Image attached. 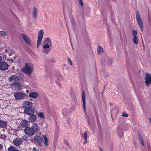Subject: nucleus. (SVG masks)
Returning <instances> with one entry per match:
<instances>
[{
    "instance_id": "f257e3e1",
    "label": "nucleus",
    "mask_w": 151,
    "mask_h": 151,
    "mask_svg": "<svg viewBox=\"0 0 151 151\" xmlns=\"http://www.w3.org/2000/svg\"><path fill=\"white\" fill-rule=\"evenodd\" d=\"M43 44L42 47V52L45 54H47L51 51L52 45L51 40L49 38H47L43 41Z\"/></svg>"
},
{
    "instance_id": "20e7f679",
    "label": "nucleus",
    "mask_w": 151,
    "mask_h": 151,
    "mask_svg": "<svg viewBox=\"0 0 151 151\" xmlns=\"http://www.w3.org/2000/svg\"><path fill=\"white\" fill-rule=\"evenodd\" d=\"M44 35L43 31L41 30L39 32L38 35V39L37 42V47H39L42 40Z\"/></svg>"
},
{
    "instance_id": "4be33fe9",
    "label": "nucleus",
    "mask_w": 151,
    "mask_h": 151,
    "mask_svg": "<svg viewBox=\"0 0 151 151\" xmlns=\"http://www.w3.org/2000/svg\"><path fill=\"white\" fill-rule=\"evenodd\" d=\"M8 150V151H20L17 147L14 146L9 147Z\"/></svg>"
},
{
    "instance_id": "423d86ee",
    "label": "nucleus",
    "mask_w": 151,
    "mask_h": 151,
    "mask_svg": "<svg viewBox=\"0 0 151 151\" xmlns=\"http://www.w3.org/2000/svg\"><path fill=\"white\" fill-rule=\"evenodd\" d=\"M145 80L146 85L148 87L151 83V74L146 73L145 74Z\"/></svg>"
},
{
    "instance_id": "603ef678",
    "label": "nucleus",
    "mask_w": 151,
    "mask_h": 151,
    "mask_svg": "<svg viewBox=\"0 0 151 151\" xmlns=\"http://www.w3.org/2000/svg\"><path fill=\"white\" fill-rule=\"evenodd\" d=\"M14 59H15V57H14Z\"/></svg>"
},
{
    "instance_id": "0eeeda50",
    "label": "nucleus",
    "mask_w": 151,
    "mask_h": 151,
    "mask_svg": "<svg viewBox=\"0 0 151 151\" xmlns=\"http://www.w3.org/2000/svg\"><path fill=\"white\" fill-rule=\"evenodd\" d=\"M25 133L30 136H32L34 134L35 132L32 127H26L24 129Z\"/></svg>"
},
{
    "instance_id": "e433bc0d",
    "label": "nucleus",
    "mask_w": 151,
    "mask_h": 151,
    "mask_svg": "<svg viewBox=\"0 0 151 151\" xmlns=\"http://www.w3.org/2000/svg\"><path fill=\"white\" fill-rule=\"evenodd\" d=\"M122 115L124 117H127L128 116V115L126 113L123 112L122 113Z\"/></svg>"
},
{
    "instance_id": "de8ad7c7",
    "label": "nucleus",
    "mask_w": 151,
    "mask_h": 151,
    "mask_svg": "<svg viewBox=\"0 0 151 151\" xmlns=\"http://www.w3.org/2000/svg\"><path fill=\"white\" fill-rule=\"evenodd\" d=\"M149 120L150 121V122L151 124V118H149Z\"/></svg>"
},
{
    "instance_id": "7ed1b4c3",
    "label": "nucleus",
    "mask_w": 151,
    "mask_h": 151,
    "mask_svg": "<svg viewBox=\"0 0 151 151\" xmlns=\"http://www.w3.org/2000/svg\"><path fill=\"white\" fill-rule=\"evenodd\" d=\"M136 19L140 30L142 31L143 30L142 21L138 11H137L136 12Z\"/></svg>"
},
{
    "instance_id": "6ab92c4d",
    "label": "nucleus",
    "mask_w": 151,
    "mask_h": 151,
    "mask_svg": "<svg viewBox=\"0 0 151 151\" xmlns=\"http://www.w3.org/2000/svg\"><path fill=\"white\" fill-rule=\"evenodd\" d=\"M85 93L84 91H82V100L83 102V106L84 111L86 110V105H85Z\"/></svg>"
},
{
    "instance_id": "9b49d317",
    "label": "nucleus",
    "mask_w": 151,
    "mask_h": 151,
    "mask_svg": "<svg viewBox=\"0 0 151 151\" xmlns=\"http://www.w3.org/2000/svg\"><path fill=\"white\" fill-rule=\"evenodd\" d=\"M10 86L16 90H19L21 88V86L18 82H16L10 84Z\"/></svg>"
},
{
    "instance_id": "1a4fd4ad",
    "label": "nucleus",
    "mask_w": 151,
    "mask_h": 151,
    "mask_svg": "<svg viewBox=\"0 0 151 151\" xmlns=\"http://www.w3.org/2000/svg\"><path fill=\"white\" fill-rule=\"evenodd\" d=\"M24 113L26 114L30 115L34 114L35 110L32 107L25 108L24 109Z\"/></svg>"
},
{
    "instance_id": "72a5a7b5",
    "label": "nucleus",
    "mask_w": 151,
    "mask_h": 151,
    "mask_svg": "<svg viewBox=\"0 0 151 151\" xmlns=\"http://www.w3.org/2000/svg\"><path fill=\"white\" fill-rule=\"evenodd\" d=\"M88 136V133L86 132H85L83 134V139H87Z\"/></svg>"
},
{
    "instance_id": "a878e982",
    "label": "nucleus",
    "mask_w": 151,
    "mask_h": 151,
    "mask_svg": "<svg viewBox=\"0 0 151 151\" xmlns=\"http://www.w3.org/2000/svg\"><path fill=\"white\" fill-rule=\"evenodd\" d=\"M118 112V108L117 107L113 109L111 111V114L112 115L116 114Z\"/></svg>"
},
{
    "instance_id": "9d476101",
    "label": "nucleus",
    "mask_w": 151,
    "mask_h": 151,
    "mask_svg": "<svg viewBox=\"0 0 151 151\" xmlns=\"http://www.w3.org/2000/svg\"><path fill=\"white\" fill-rule=\"evenodd\" d=\"M22 139L19 137H17L14 139L13 141V143L16 146H19L22 143Z\"/></svg>"
},
{
    "instance_id": "4c0bfd02",
    "label": "nucleus",
    "mask_w": 151,
    "mask_h": 151,
    "mask_svg": "<svg viewBox=\"0 0 151 151\" xmlns=\"http://www.w3.org/2000/svg\"><path fill=\"white\" fill-rule=\"evenodd\" d=\"M68 60L69 63L70 64V65H72V63L71 60L69 58H68Z\"/></svg>"
},
{
    "instance_id": "3c124183",
    "label": "nucleus",
    "mask_w": 151,
    "mask_h": 151,
    "mask_svg": "<svg viewBox=\"0 0 151 151\" xmlns=\"http://www.w3.org/2000/svg\"><path fill=\"white\" fill-rule=\"evenodd\" d=\"M136 142H134V145L136 146Z\"/></svg>"
},
{
    "instance_id": "c03bdc74",
    "label": "nucleus",
    "mask_w": 151,
    "mask_h": 151,
    "mask_svg": "<svg viewBox=\"0 0 151 151\" xmlns=\"http://www.w3.org/2000/svg\"><path fill=\"white\" fill-rule=\"evenodd\" d=\"M85 141L83 143L84 144H86L87 143V139H84Z\"/></svg>"
},
{
    "instance_id": "5701e85b",
    "label": "nucleus",
    "mask_w": 151,
    "mask_h": 151,
    "mask_svg": "<svg viewBox=\"0 0 151 151\" xmlns=\"http://www.w3.org/2000/svg\"><path fill=\"white\" fill-rule=\"evenodd\" d=\"M0 126L3 128L6 127L7 126V122L2 120L0 121Z\"/></svg>"
},
{
    "instance_id": "4468645a",
    "label": "nucleus",
    "mask_w": 151,
    "mask_h": 151,
    "mask_svg": "<svg viewBox=\"0 0 151 151\" xmlns=\"http://www.w3.org/2000/svg\"><path fill=\"white\" fill-rule=\"evenodd\" d=\"M29 115L28 118L29 123L35 122L37 121V116L36 115L34 114Z\"/></svg>"
},
{
    "instance_id": "ea45409f",
    "label": "nucleus",
    "mask_w": 151,
    "mask_h": 151,
    "mask_svg": "<svg viewBox=\"0 0 151 151\" xmlns=\"http://www.w3.org/2000/svg\"><path fill=\"white\" fill-rule=\"evenodd\" d=\"M3 146L1 144H0V151L1 150H2L3 149Z\"/></svg>"
},
{
    "instance_id": "37998d69",
    "label": "nucleus",
    "mask_w": 151,
    "mask_h": 151,
    "mask_svg": "<svg viewBox=\"0 0 151 151\" xmlns=\"http://www.w3.org/2000/svg\"><path fill=\"white\" fill-rule=\"evenodd\" d=\"M62 78V76L61 75H60V78H58V79L59 81H60Z\"/></svg>"
},
{
    "instance_id": "a19ab883",
    "label": "nucleus",
    "mask_w": 151,
    "mask_h": 151,
    "mask_svg": "<svg viewBox=\"0 0 151 151\" xmlns=\"http://www.w3.org/2000/svg\"><path fill=\"white\" fill-rule=\"evenodd\" d=\"M33 150L34 151H39V150H38L37 148H36L35 147H34L33 149Z\"/></svg>"
},
{
    "instance_id": "aec40b11",
    "label": "nucleus",
    "mask_w": 151,
    "mask_h": 151,
    "mask_svg": "<svg viewBox=\"0 0 151 151\" xmlns=\"http://www.w3.org/2000/svg\"><path fill=\"white\" fill-rule=\"evenodd\" d=\"M29 96L30 98L35 99L38 96V94L37 92H33L29 93Z\"/></svg>"
},
{
    "instance_id": "bb28decb",
    "label": "nucleus",
    "mask_w": 151,
    "mask_h": 151,
    "mask_svg": "<svg viewBox=\"0 0 151 151\" xmlns=\"http://www.w3.org/2000/svg\"><path fill=\"white\" fill-rule=\"evenodd\" d=\"M103 49L102 47L99 46L98 48V54L100 55L103 52Z\"/></svg>"
},
{
    "instance_id": "f3484780",
    "label": "nucleus",
    "mask_w": 151,
    "mask_h": 151,
    "mask_svg": "<svg viewBox=\"0 0 151 151\" xmlns=\"http://www.w3.org/2000/svg\"><path fill=\"white\" fill-rule=\"evenodd\" d=\"M21 35L23 37L25 43L28 45H30V41L28 37L23 33H21Z\"/></svg>"
},
{
    "instance_id": "473e14b6",
    "label": "nucleus",
    "mask_w": 151,
    "mask_h": 151,
    "mask_svg": "<svg viewBox=\"0 0 151 151\" xmlns=\"http://www.w3.org/2000/svg\"><path fill=\"white\" fill-rule=\"evenodd\" d=\"M7 137V136L5 134H1L0 135V138L5 140Z\"/></svg>"
},
{
    "instance_id": "dca6fc26",
    "label": "nucleus",
    "mask_w": 151,
    "mask_h": 151,
    "mask_svg": "<svg viewBox=\"0 0 151 151\" xmlns=\"http://www.w3.org/2000/svg\"><path fill=\"white\" fill-rule=\"evenodd\" d=\"M34 132L37 133L39 132L40 130V127L39 126L37 123H34L33 124L32 127Z\"/></svg>"
},
{
    "instance_id": "2eb2a0df",
    "label": "nucleus",
    "mask_w": 151,
    "mask_h": 151,
    "mask_svg": "<svg viewBox=\"0 0 151 151\" xmlns=\"http://www.w3.org/2000/svg\"><path fill=\"white\" fill-rule=\"evenodd\" d=\"M18 77L16 75H11L9 78V80L10 81L16 82L19 81Z\"/></svg>"
},
{
    "instance_id": "8fccbe9b",
    "label": "nucleus",
    "mask_w": 151,
    "mask_h": 151,
    "mask_svg": "<svg viewBox=\"0 0 151 151\" xmlns=\"http://www.w3.org/2000/svg\"><path fill=\"white\" fill-rule=\"evenodd\" d=\"M5 51L6 52H7L8 51V50L7 49H5Z\"/></svg>"
},
{
    "instance_id": "c9c22d12",
    "label": "nucleus",
    "mask_w": 151,
    "mask_h": 151,
    "mask_svg": "<svg viewBox=\"0 0 151 151\" xmlns=\"http://www.w3.org/2000/svg\"><path fill=\"white\" fill-rule=\"evenodd\" d=\"M112 62V59H109L108 60V63L109 65H110L111 64Z\"/></svg>"
},
{
    "instance_id": "f704fd0d",
    "label": "nucleus",
    "mask_w": 151,
    "mask_h": 151,
    "mask_svg": "<svg viewBox=\"0 0 151 151\" xmlns=\"http://www.w3.org/2000/svg\"><path fill=\"white\" fill-rule=\"evenodd\" d=\"M0 35L2 36H4L6 35L5 32L3 31H1L0 32Z\"/></svg>"
},
{
    "instance_id": "7c9ffc66",
    "label": "nucleus",
    "mask_w": 151,
    "mask_h": 151,
    "mask_svg": "<svg viewBox=\"0 0 151 151\" xmlns=\"http://www.w3.org/2000/svg\"><path fill=\"white\" fill-rule=\"evenodd\" d=\"M22 139L24 141H27L28 140L27 136L26 135H24L22 137Z\"/></svg>"
},
{
    "instance_id": "2f4dec72",
    "label": "nucleus",
    "mask_w": 151,
    "mask_h": 151,
    "mask_svg": "<svg viewBox=\"0 0 151 151\" xmlns=\"http://www.w3.org/2000/svg\"><path fill=\"white\" fill-rule=\"evenodd\" d=\"M68 111L66 109H64L62 110V113L63 115L65 116L67 112Z\"/></svg>"
},
{
    "instance_id": "6e6552de",
    "label": "nucleus",
    "mask_w": 151,
    "mask_h": 151,
    "mask_svg": "<svg viewBox=\"0 0 151 151\" xmlns=\"http://www.w3.org/2000/svg\"><path fill=\"white\" fill-rule=\"evenodd\" d=\"M23 107L25 109V108L30 107H33V104L32 102L28 101H25L23 102Z\"/></svg>"
},
{
    "instance_id": "49530a36",
    "label": "nucleus",
    "mask_w": 151,
    "mask_h": 151,
    "mask_svg": "<svg viewBox=\"0 0 151 151\" xmlns=\"http://www.w3.org/2000/svg\"><path fill=\"white\" fill-rule=\"evenodd\" d=\"M2 60V57L0 56V62Z\"/></svg>"
},
{
    "instance_id": "09e8293b",
    "label": "nucleus",
    "mask_w": 151,
    "mask_h": 151,
    "mask_svg": "<svg viewBox=\"0 0 151 151\" xmlns=\"http://www.w3.org/2000/svg\"><path fill=\"white\" fill-rule=\"evenodd\" d=\"M11 61H12V62H13V61H14V60H13V59H11Z\"/></svg>"
},
{
    "instance_id": "a18cd8bd",
    "label": "nucleus",
    "mask_w": 151,
    "mask_h": 151,
    "mask_svg": "<svg viewBox=\"0 0 151 151\" xmlns=\"http://www.w3.org/2000/svg\"><path fill=\"white\" fill-rule=\"evenodd\" d=\"M99 149L100 151H103L102 149L100 147H99Z\"/></svg>"
},
{
    "instance_id": "412c9836",
    "label": "nucleus",
    "mask_w": 151,
    "mask_h": 151,
    "mask_svg": "<svg viewBox=\"0 0 151 151\" xmlns=\"http://www.w3.org/2000/svg\"><path fill=\"white\" fill-rule=\"evenodd\" d=\"M38 12V10L35 7L33 8L32 14L33 16L34 19H35L37 17V14Z\"/></svg>"
},
{
    "instance_id": "c756f323",
    "label": "nucleus",
    "mask_w": 151,
    "mask_h": 151,
    "mask_svg": "<svg viewBox=\"0 0 151 151\" xmlns=\"http://www.w3.org/2000/svg\"><path fill=\"white\" fill-rule=\"evenodd\" d=\"M137 31L133 30L132 31V36L134 37H137Z\"/></svg>"
},
{
    "instance_id": "c85d7f7f",
    "label": "nucleus",
    "mask_w": 151,
    "mask_h": 151,
    "mask_svg": "<svg viewBox=\"0 0 151 151\" xmlns=\"http://www.w3.org/2000/svg\"><path fill=\"white\" fill-rule=\"evenodd\" d=\"M133 42L134 44H138V42L137 39V37H134L133 39Z\"/></svg>"
},
{
    "instance_id": "a211bd4d",
    "label": "nucleus",
    "mask_w": 151,
    "mask_h": 151,
    "mask_svg": "<svg viewBox=\"0 0 151 151\" xmlns=\"http://www.w3.org/2000/svg\"><path fill=\"white\" fill-rule=\"evenodd\" d=\"M21 126L23 127H26L29 126L30 125V123L29 121L23 120L21 122Z\"/></svg>"
},
{
    "instance_id": "39448f33",
    "label": "nucleus",
    "mask_w": 151,
    "mask_h": 151,
    "mask_svg": "<svg viewBox=\"0 0 151 151\" xmlns=\"http://www.w3.org/2000/svg\"><path fill=\"white\" fill-rule=\"evenodd\" d=\"M14 96L16 99L21 100L23 99L26 96L25 93L22 92H17L14 93Z\"/></svg>"
},
{
    "instance_id": "cd10ccee",
    "label": "nucleus",
    "mask_w": 151,
    "mask_h": 151,
    "mask_svg": "<svg viewBox=\"0 0 151 151\" xmlns=\"http://www.w3.org/2000/svg\"><path fill=\"white\" fill-rule=\"evenodd\" d=\"M37 115L40 117L44 119L45 118V116L43 113L38 112L37 113Z\"/></svg>"
},
{
    "instance_id": "f03ea898",
    "label": "nucleus",
    "mask_w": 151,
    "mask_h": 151,
    "mask_svg": "<svg viewBox=\"0 0 151 151\" xmlns=\"http://www.w3.org/2000/svg\"><path fill=\"white\" fill-rule=\"evenodd\" d=\"M34 66L33 64L25 63L24 67L21 69V71L27 75H30L33 70Z\"/></svg>"
},
{
    "instance_id": "58836bf2",
    "label": "nucleus",
    "mask_w": 151,
    "mask_h": 151,
    "mask_svg": "<svg viewBox=\"0 0 151 151\" xmlns=\"http://www.w3.org/2000/svg\"><path fill=\"white\" fill-rule=\"evenodd\" d=\"M78 1L79 2V3L80 5L81 6H83V1H82V0H78Z\"/></svg>"
},
{
    "instance_id": "393cba45",
    "label": "nucleus",
    "mask_w": 151,
    "mask_h": 151,
    "mask_svg": "<svg viewBox=\"0 0 151 151\" xmlns=\"http://www.w3.org/2000/svg\"><path fill=\"white\" fill-rule=\"evenodd\" d=\"M138 138L139 141L140 142L142 145L143 146H145V145L143 139V138L142 136L140 134H139Z\"/></svg>"
},
{
    "instance_id": "f8f14e48",
    "label": "nucleus",
    "mask_w": 151,
    "mask_h": 151,
    "mask_svg": "<svg viewBox=\"0 0 151 151\" xmlns=\"http://www.w3.org/2000/svg\"><path fill=\"white\" fill-rule=\"evenodd\" d=\"M8 65L5 62L0 63V70H4L8 69Z\"/></svg>"
},
{
    "instance_id": "b1692460",
    "label": "nucleus",
    "mask_w": 151,
    "mask_h": 151,
    "mask_svg": "<svg viewBox=\"0 0 151 151\" xmlns=\"http://www.w3.org/2000/svg\"><path fill=\"white\" fill-rule=\"evenodd\" d=\"M44 139V144L47 146H48L49 144V142L47 137L45 135H44L43 136Z\"/></svg>"
},
{
    "instance_id": "5fc2aeb1",
    "label": "nucleus",
    "mask_w": 151,
    "mask_h": 151,
    "mask_svg": "<svg viewBox=\"0 0 151 151\" xmlns=\"http://www.w3.org/2000/svg\"><path fill=\"white\" fill-rule=\"evenodd\" d=\"M28 90H27V91L28 92Z\"/></svg>"
},
{
    "instance_id": "864d4df0",
    "label": "nucleus",
    "mask_w": 151,
    "mask_h": 151,
    "mask_svg": "<svg viewBox=\"0 0 151 151\" xmlns=\"http://www.w3.org/2000/svg\"><path fill=\"white\" fill-rule=\"evenodd\" d=\"M28 90H27V91L28 92Z\"/></svg>"
},
{
    "instance_id": "ddd939ff",
    "label": "nucleus",
    "mask_w": 151,
    "mask_h": 151,
    "mask_svg": "<svg viewBox=\"0 0 151 151\" xmlns=\"http://www.w3.org/2000/svg\"><path fill=\"white\" fill-rule=\"evenodd\" d=\"M35 141L37 143L39 146H42V140L41 137L40 136H37L34 139Z\"/></svg>"
},
{
    "instance_id": "79ce46f5",
    "label": "nucleus",
    "mask_w": 151,
    "mask_h": 151,
    "mask_svg": "<svg viewBox=\"0 0 151 151\" xmlns=\"http://www.w3.org/2000/svg\"><path fill=\"white\" fill-rule=\"evenodd\" d=\"M71 22L73 24H75L74 21V20L72 19L71 20Z\"/></svg>"
},
{
    "instance_id": "6e6d98bb",
    "label": "nucleus",
    "mask_w": 151,
    "mask_h": 151,
    "mask_svg": "<svg viewBox=\"0 0 151 151\" xmlns=\"http://www.w3.org/2000/svg\"><path fill=\"white\" fill-rule=\"evenodd\" d=\"M1 1V0H0V1Z\"/></svg>"
}]
</instances>
